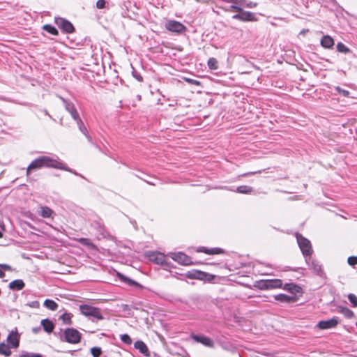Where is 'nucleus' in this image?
Here are the masks:
<instances>
[{"label":"nucleus","mask_w":357,"mask_h":357,"mask_svg":"<svg viewBox=\"0 0 357 357\" xmlns=\"http://www.w3.org/2000/svg\"><path fill=\"white\" fill-rule=\"evenodd\" d=\"M241 21H255L256 18L255 14L250 12L243 11L241 12Z\"/></svg>","instance_id":"nucleus-18"},{"label":"nucleus","mask_w":357,"mask_h":357,"mask_svg":"<svg viewBox=\"0 0 357 357\" xmlns=\"http://www.w3.org/2000/svg\"><path fill=\"white\" fill-rule=\"evenodd\" d=\"M91 352L93 357H99L102 351L100 347H93L91 349Z\"/></svg>","instance_id":"nucleus-35"},{"label":"nucleus","mask_w":357,"mask_h":357,"mask_svg":"<svg viewBox=\"0 0 357 357\" xmlns=\"http://www.w3.org/2000/svg\"><path fill=\"white\" fill-rule=\"evenodd\" d=\"M307 31V30H303L301 33L304 34Z\"/></svg>","instance_id":"nucleus-54"},{"label":"nucleus","mask_w":357,"mask_h":357,"mask_svg":"<svg viewBox=\"0 0 357 357\" xmlns=\"http://www.w3.org/2000/svg\"><path fill=\"white\" fill-rule=\"evenodd\" d=\"M348 264L350 266H354L357 264V257H349L347 259Z\"/></svg>","instance_id":"nucleus-38"},{"label":"nucleus","mask_w":357,"mask_h":357,"mask_svg":"<svg viewBox=\"0 0 357 357\" xmlns=\"http://www.w3.org/2000/svg\"><path fill=\"white\" fill-rule=\"evenodd\" d=\"M192 338L197 342H199L206 347H214V342L213 341L206 337V336H204V335H192Z\"/></svg>","instance_id":"nucleus-8"},{"label":"nucleus","mask_w":357,"mask_h":357,"mask_svg":"<svg viewBox=\"0 0 357 357\" xmlns=\"http://www.w3.org/2000/svg\"><path fill=\"white\" fill-rule=\"evenodd\" d=\"M43 167L40 157L34 160L27 167L26 175L28 176L31 170L40 169Z\"/></svg>","instance_id":"nucleus-11"},{"label":"nucleus","mask_w":357,"mask_h":357,"mask_svg":"<svg viewBox=\"0 0 357 357\" xmlns=\"http://www.w3.org/2000/svg\"><path fill=\"white\" fill-rule=\"evenodd\" d=\"M198 274H199V275H202V276H203V275H205V273H203V272H199V273H198Z\"/></svg>","instance_id":"nucleus-53"},{"label":"nucleus","mask_w":357,"mask_h":357,"mask_svg":"<svg viewBox=\"0 0 357 357\" xmlns=\"http://www.w3.org/2000/svg\"><path fill=\"white\" fill-rule=\"evenodd\" d=\"M43 29L47 31V32L50 33L52 35H57L58 34V31L56 29V28L52 26H51V25H50V24L44 25L43 26Z\"/></svg>","instance_id":"nucleus-31"},{"label":"nucleus","mask_w":357,"mask_h":357,"mask_svg":"<svg viewBox=\"0 0 357 357\" xmlns=\"http://www.w3.org/2000/svg\"><path fill=\"white\" fill-rule=\"evenodd\" d=\"M105 3H106V2L105 0H98L96 2V7L98 9H102V8H105Z\"/></svg>","instance_id":"nucleus-40"},{"label":"nucleus","mask_w":357,"mask_h":357,"mask_svg":"<svg viewBox=\"0 0 357 357\" xmlns=\"http://www.w3.org/2000/svg\"><path fill=\"white\" fill-rule=\"evenodd\" d=\"M284 289L289 291L291 293H298L301 291V287L294 284H286L284 286Z\"/></svg>","instance_id":"nucleus-21"},{"label":"nucleus","mask_w":357,"mask_h":357,"mask_svg":"<svg viewBox=\"0 0 357 357\" xmlns=\"http://www.w3.org/2000/svg\"><path fill=\"white\" fill-rule=\"evenodd\" d=\"M78 125H79V130L84 134L86 135V128L83 125V123L81 121V120L78 118Z\"/></svg>","instance_id":"nucleus-42"},{"label":"nucleus","mask_w":357,"mask_h":357,"mask_svg":"<svg viewBox=\"0 0 357 357\" xmlns=\"http://www.w3.org/2000/svg\"><path fill=\"white\" fill-rule=\"evenodd\" d=\"M79 310L82 314L85 316H91L98 319H102V316L100 313V311L98 308L88 305H81L79 306Z\"/></svg>","instance_id":"nucleus-3"},{"label":"nucleus","mask_w":357,"mask_h":357,"mask_svg":"<svg viewBox=\"0 0 357 357\" xmlns=\"http://www.w3.org/2000/svg\"><path fill=\"white\" fill-rule=\"evenodd\" d=\"M66 340L72 344H76L80 342L81 334L75 328H68L64 332Z\"/></svg>","instance_id":"nucleus-4"},{"label":"nucleus","mask_w":357,"mask_h":357,"mask_svg":"<svg viewBox=\"0 0 357 357\" xmlns=\"http://www.w3.org/2000/svg\"><path fill=\"white\" fill-rule=\"evenodd\" d=\"M20 357H43L42 355L39 354H33V353H24L20 356Z\"/></svg>","instance_id":"nucleus-37"},{"label":"nucleus","mask_w":357,"mask_h":357,"mask_svg":"<svg viewBox=\"0 0 357 357\" xmlns=\"http://www.w3.org/2000/svg\"><path fill=\"white\" fill-rule=\"evenodd\" d=\"M313 265V268L316 273H319L321 270V268L319 265L315 264L314 261L312 262Z\"/></svg>","instance_id":"nucleus-44"},{"label":"nucleus","mask_w":357,"mask_h":357,"mask_svg":"<svg viewBox=\"0 0 357 357\" xmlns=\"http://www.w3.org/2000/svg\"><path fill=\"white\" fill-rule=\"evenodd\" d=\"M121 339L122 342H123L124 343H126L127 344H131V343H132L131 337L127 334L122 335L121 337Z\"/></svg>","instance_id":"nucleus-36"},{"label":"nucleus","mask_w":357,"mask_h":357,"mask_svg":"<svg viewBox=\"0 0 357 357\" xmlns=\"http://www.w3.org/2000/svg\"><path fill=\"white\" fill-rule=\"evenodd\" d=\"M169 256L173 260L182 265L187 266L192 264L191 259L183 252H171Z\"/></svg>","instance_id":"nucleus-5"},{"label":"nucleus","mask_w":357,"mask_h":357,"mask_svg":"<svg viewBox=\"0 0 357 357\" xmlns=\"http://www.w3.org/2000/svg\"><path fill=\"white\" fill-rule=\"evenodd\" d=\"M7 340L10 345L14 347L17 348L19 346V335L16 332H11Z\"/></svg>","instance_id":"nucleus-10"},{"label":"nucleus","mask_w":357,"mask_h":357,"mask_svg":"<svg viewBox=\"0 0 357 357\" xmlns=\"http://www.w3.org/2000/svg\"><path fill=\"white\" fill-rule=\"evenodd\" d=\"M274 298L276 301L283 302V303H291V302L296 301V300L295 296H287L285 294H282L275 295L274 296Z\"/></svg>","instance_id":"nucleus-14"},{"label":"nucleus","mask_w":357,"mask_h":357,"mask_svg":"<svg viewBox=\"0 0 357 357\" xmlns=\"http://www.w3.org/2000/svg\"><path fill=\"white\" fill-rule=\"evenodd\" d=\"M252 190V188L248 185H241L236 188V192L242 194H250Z\"/></svg>","instance_id":"nucleus-25"},{"label":"nucleus","mask_w":357,"mask_h":357,"mask_svg":"<svg viewBox=\"0 0 357 357\" xmlns=\"http://www.w3.org/2000/svg\"><path fill=\"white\" fill-rule=\"evenodd\" d=\"M336 50L337 52L343 54H347L351 52L350 49L342 43H338L336 45Z\"/></svg>","instance_id":"nucleus-27"},{"label":"nucleus","mask_w":357,"mask_h":357,"mask_svg":"<svg viewBox=\"0 0 357 357\" xmlns=\"http://www.w3.org/2000/svg\"><path fill=\"white\" fill-rule=\"evenodd\" d=\"M204 252L207 254L213 255V254H219L222 252V250L220 248L214 249V250H204Z\"/></svg>","instance_id":"nucleus-39"},{"label":"nucleus","mask_w":357,"mask_h":357,"mask_svg":"<svg viewBox=\"0 0 357 357\" xmlns=\"http://www.w3.org/2000/svg\"><path fill=\"white\" fill-rule=\"evenodd\" d=\"M72 317L73 315L70 313H64L61 315V318L64 323L70 324Z\"/></svg>","instance_id":"nucleus-32"},{"label":"nucleus","mask_w":357,"mask_h":357,"mask_svg":"<svg viewBox=\"0 0 357 357\" xmlns=\"http://www.w3.org/2000/svg\"><path fill=\"white\" fill-rule=\"evenodd\" d=\"M336 91H338L340 94H342L345 97H347L349 95V92L348 91L342 89L340 87H336Z\"/></svg>","instance_id":"nucleus-41"},{"label":"nucleus","mask_w":357,"mask_h":357,"mask_svg":"<svg viewBox=\"0 0 357 357\" xmlns=\"http://www.w3.org/2000/svg\"><path fill=\"white\" fill-rule=\"evenodd\" d=\"M264 287L266 288H280L282 286V282L281 280H268L264 282Z\"/></svg>","instance_id":"nucleus-9"},{"label":"nucleus","mask_w":357,"mask_h":357,"mask_svg":"<svg viewBox=\"0 0 357 357\" xmlns=\"http://www.w3.org/2000/svg\"><path fill=\"white\" fill-rule=\"evenodd\" d=\"M321 45L325 48H331L334 45L333 38L329 36H324L321 40Z\"/></svg>","instance_id":"nucleus-15"},{"label":"nucleus","mask_w":357,"mask_h":357,"mask_svg":"<svg viewBox=\"0 0 357 357\" xmlns=\"http://www.w3.org/2000/svg\"><path fill=\"white\" fill-rule=\"evenodd\" d=\"M3 236V234L1 231H0V238H1Z\"/></svg>","instance_id":"nucleus-55"},{"label":"nucleus","mask_w":357,"mask_h":357,"mask_svg":"<svg viewBox=\"0 0 357 357\" xmlns=\"http://www.w3.org/2000/svg\"><path fill=\"white\" fill-rule=\"evenodd\" d=\"M348 298L354 307H357V296L354 294H349L348 295Z\"/></svg>","instance_id":"nucleus-33"},{"label":"nucleus","mask_w":357,"mask_h":357,"mask_svg":"<svg viewBox=\"0 0 357 357\" xmlns=\"http://www.w3.org/2000/svg\"><path fill=\"white\" fill-rule=\"evenodd\" d=\"M231 8L234 10V11H236V12H238V13H241L243 9L238 6H236V5H232L231 6Z\"/></svg>","instance_id":"nucleus-45"},{"label":"nucleus","mask_w":357,"mask_h":357,"mask_svg":"<svg viewBox=\"0 0 357 357\" xmlns=\"http://www.w3.org/2000/svg\"><path fill=\"white\" fill-rule=\"evenodd\" d=\"M66 109L70 113L72 117L75 120L78 119V117H79L78 113L76 111V109L74 107V105L73 104L68 103L66 105Z\"/></svg>","instance_id":"nucleus-23"},{"label":"nucleus","mask_w":357,"mask_h":357,"mask_svg":"<svg viewBox=\"0 0 357 357\" xmlns=\"http://www.w3.org/2000/svg\"><path fill=\"white\" fill-rule=\"evenodd\" d=\"M116 275L118 276V278L122 280L123 282H126L127 284H130V285H135V286H140L137 282L131 280V279H129L128 278L124 276L123 274H121V273H116Z\"/></svg>","instance_id":"nucleus-20"},{"label":"nucleus","mask_w":357,"mask_h":357,"mask_svg":"<svg viewBox=\"0 0 357 357\" xmlns=\"http://www.w3.org/2000/svg\"><path fill=\"white\" fill-rule=\"evenodd\" d=\"M165 27L167 30L172 32L182 33L185 31V26L183 24L174 20L167 22Z\"/></svg>","instance_id":"nucleus-6"},{"label":"nucleus","mask_w":357,"mask_h":357,"mask_svg":"<svg viewBox=\"0 0 357 357\" xmlns=\"http://www.w3.org/2000/svg\"><path fill=\"white\" fill-rule=\"evenodd\" d=\"M135 349H138L142 354L146 356H149V352L146 345L142 341H137L135 343Z\"/></svg>","instance_id":"nucleus-13"},{"label":"nucleus","mask_w":357,"mask_h":357,"mask_svg":"<svg viewBox=\"0 0 357 357\" xmlns=\"http://www.w3.org/2000/svg\"><path fill=\"white\" fill-rule=\"evenodd\" d=\"M151 259L157 264H162L165 261V256L161 253H153L150 255Z\"/></svg>","instance_id":"nucleus-19"},{"label":"nucleus","mask_w":357,"mask_h":357,"mask_svg":"<svg viewBox=\"0 0 357 357\" xmlns=\"http://www.w3.org/2000/svg\"><path fill=\"white\" fill-rule=\"evenodd\" d=\"M233 18L235 19V20H241V13H239V14H236V15H234L233 16Z\"/></svg>","instance_id":"nucleus-48"},{"label":"nucleus","mask_w":357,"mask_h":357,"mask_svg":"<svg viewBox=\"0 0 357 357\" xmlns=\"http://www.w3.org/2000/svg\"><path fill=\"white\" fill-rule=\"evenodd\" d=\"M44 305L45 307L52 311L56 310L58 308V305L56 303L50 299H46L44 302Z\"/></svg>","instance_id":"nucleus-22"},{"label":"nucleus","mask_w":357,"mask_h":357,"mask_svg":"<svg viewBox=\"0 0 357 357\" xmlns=\"http://www.w3.org/2000/svg\"><path fill=\"white\" fill-rule=\"evenodd\" d=\"M40 328H33V333H37L38 332H39V331H40Z\"/></svg>","instance_id":"nucleus-50"},{"label":"nucleus","mask_w":357,"mask_h":357,"mask_svg":"<svg viewBox=\"0 0 357 357\" xmlns=\"http://www.w3.org/2000/svg\"><path fill=\"white\" fill-rule=\"evenodd\" d=\"M317 326L320 329H328L335 327V319H331L326 321H321L318 323Z\"/></svg>","instance_id":"nucleus-12"},{"label":"nucleus","mask_w":357,"mask_h":357,"mask_svg":"<svg viewBox=\"0 0 357 357\" xmlns=\"http://www.w3.org/2000/svg\"><path fill=\"white\" fill-rule=\"evenodd\" d=\"M233 3L245 6V0H234Z\"/></svg>","instance_id":"nucleus-47"},{"label":"nucleus","mask_w":357,"mask_h":357,"mask_svg":"<svg viewBox=\"0 0 357 357\" xmlns=\"http://www.w3.org/2000/svg\"><path fill=\"white\" fill-rule=\"evenodd\" d=\"M245 6L246 7H248V8H255V7H256L257 3H254V2H252V1H250V2H248V3H245Z\"/></svg>","instance_id":"nucleus-46"},{"label":"nucleus","mask_w":357,"mask_h":357,"mask_svg":"<svg viewBox=\"0 0 357 357\" xmlns=\"http://www.w3.org/2000/svg\"><path fill=\"white\" fill-rule=\"evenodd\" d=\"M41 325L43 326L44 331L47 333H51L54 328L53 322L48 319H43L41 321Z\"/></svg>","instance_id":"nucleus-16"},{"label":"nucleus","mask_w":357,"mask_h":357,"mask_svg":"<svg viewBox=\"0 0 357 357\" xmlns=\"http://www.w3.org/2000/svg\"><path fill=\"white\" fill-rule=\"evenodd\" d=\"M257 172H250V173H246V174H244L243 176H246V175H249V174H256Z\"/></svg>","instance_id":"nucleus-52"},{"label":"nucleus","mask_w":357,"mask_h":357,"mask_svg":"<svg viewBox=\"0 0 357 357\" xmlns=\"http://www.w3.org/2000/svg\"><path fill=\"white\" fill-rule=\"evenodd\" d=\"M356 327H357V321H356Z\"/></svg>","instance_id":"nucleus-56"},{"label":"nucleus","mask_w":357,"mask_h":357,"mask_svg":"<svg viewBox=\"0 0 357 357\" xmlns=\"http://www.w3.org/2000/svg\"><path fill=\"white\" fill-rule=\"evenodd\" d=\"M296 239L303 255L306 257V261L310 260L313 252L310 241L301 234L296 235Z\"/></svg>","instance_id":"nucleus-1"},{"label":"nucleus","mask_w":357,"mask_h":357,"mask_svg":"<svg viewBox=\"0 0 357 357\" xmlns=\"http://www.w3.org/2000/svg\"><path fill=\"white\" fill-rule=\"evenodd\" d=\"M55 22L58 26L63 29L64 31L67 33L73 32L74 26L70 22L63 18H56Z\"/></svg>","instance_id":"nucleus-7"},{"label":"nucleus","mask_w":357,"mask_h":357,"mask_svg":"<svg viewBox=\"0 0 357 357\" xmlns=\"http://www.w3.org/2000/svg\"><path fill=\"white\" fill-rule=\"evenodd\" d=\"M0 354L6 356H9L11 354L10 347L5 343H0Z\"/></svg>","instance_id":"nucleus-24"},{"label":"nucleus","mask_w":357,"mask_h":357,"mask_svg":"<svg viewBox=\"0 0 357 357\" xmlns=\"http://www.w3.org/2000/svg\"><path fill=\"white\" fill-rule=\"evenodd\" d=\"M182 79L190 84L196 85V86L201 85V82L199 81H197V80H195V79H193L191 78L185 77H183Z\"/></svg>","instance_id":"nucleus-34"},{"label":"nucleus","mask_w":357,"mask_h":357,"mask_svg":"<svg viewBox=\"0 0 357 357\" xmlns=\"http://www.w3.org/2000/svg\"><path fill=\"white\" fill-rule=\"evenodd\" d=\"M4 276L5 273L1 270H0V278H3Z\"/></svg>","instance_id":"nucleus-51"},{"label":"nucleus","mask_w":357,"mask_h":357,"mask_svg":"<svg viewBox=\"0 0 357 357\" xmlns=\"http://www.w3.org/2000/svg\"><path fill=\"white\" fill-rule=\"evenodd\" d=\"M40 215L43 218H50L53 213V211L47 206H42Z\"/></svg>","instance_id":"nucleus-26"},{"label":"nucleus","mask_w":357,"mask_h":357,"mask_svg":"<svg viewBox=\"0 0 357 357\" xmlns=\"http://www.w3.org/2000/svg\"><path fill=\"white\" fill-rule=\"evenodd\" d=\"M28 305L33 308H39L40 303L37 301H35L29 303Z\"/></svg>","instance_id":"nucleus-43"},{"label":"nucleus","mask_w":357,"mask_h":357,"mask_svg":"<svg viewBox=\"0 0 357 357\" xmlns=\"http://www.w3.org/2000/svg\"><path fill=\"white\" fill-rule=\"evenodd\" d=\"M340 312H342L346 317L351 318L354 316V313L349 309L344 307H339Z\"/></svg>","instance_id":"nucleus-28"},{"label":"nucleus","mask_w":357,"mask_h":357,"mask_svg":"<svg viewBox=\"0 0 357 357\" xmlns=\"http://www.w3.org/2000/svg\"><path fill=\"white\" fill-rule=\"evenodd\" d=\"M1 267L3 268H4L5 270H11V267L9 266V265H7V264H3V265H1Z\"/></svg>","instance_id":"nucleus-49"},{"label":"nucleus","mask_w":357,"mask_h":357,"mask_svg":"<svg viewBox=\"0 0 357 357\" xmlns=\"http://www.w3.org/2000/svg\"><path fill=\"white\" fill-rule=\"evenodd\" d=\"M24 282L22 280H15L10 282L9 288L11 289L21 290L24 287Z\"/></svg>","instance_id":"nucleus-17"},{"label":"nucleus","mask_w":357,"mask_h":357,"mask_svg":"<svg viewBox=\"0 0 357 357\" xmlns=\"http://www.w3.org/2000/svg\"><path fill=\"white\" fill-rule=\"evenodd\" d=\"M208 66L209 68H211L212 70L218 69V66L217 59L215 58H213V57L210 58L208 61Z\"/></svg>","instance_id":"nucleus-30"},{"label":"nucleus","mask_w":357,"mask_h":357,"mask_svg":"<svg viewBox=\"0 0 357 357\" xmlns=\"http://www.w3.org/2000/svg\"><path fill=\"white\" fill-rule=\"evenodd\" d=\"M81 244L84 245H86V246H88V247H90V248H95V245H93V243L91 242V241L89 238H79L77 240Z\"/></svg>","instance_id":"nucleus-29"},{"label":"nucleus","mask_w":357,"mask_h":357,"mask_svg":"<svg viewBox=\"0 0 357 357\" xmlns=\"http://www.w3.org/2000/svg\"><path fill=\"white\" fill-rule=\"evenodd\" d=\"M40 159L43 164V167H52L73 172V171L70 169L68 168L65 164L54 158H52L48 156H42L40 157Z\"/></svg>","instance_id":"nucleus-2"}]
</instances>
